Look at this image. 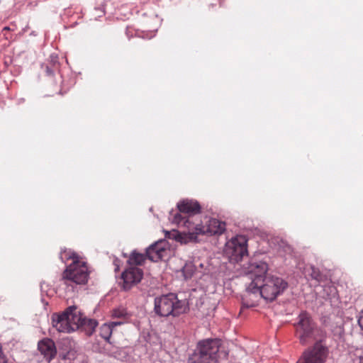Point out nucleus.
I'll use <instances>...</instances> for the list:
<instances>
[{
  "instance_id": "nucleus-31",
  "label": "nucleus",
  "mask_w": 363,
  "mask_h": 363,
  "mask_svg": "<svg viewBox=\"0 0 363 363\" xmlns=\"http://www.w3.org/2000/svg\"><path fill=\"white\" fill-rule=\"evenodd\" d=\"M4 30H9V27H5Z\"/></svg>"
},
{
  "instance_id": "nucleus-25",
  "label": "nucleus",
  "mask_w": 363,
  "mask_h": 363,
  "mask_svg": "<svg viewBox=\"0 0 363 363\" xmlns=\"http://www.w3.org/2000/svg\"><path fill=\"white\" fill-rule=\"evenodd\" d=\"M45 72L48 76H52L54 74V68H52L47 65L45 68Z\"/></svg>"
},
{
  "instance_id": "nucleus-13",
  "label": "nucleus",
  "mask_w": 363,
  "mask_h": 363,
  "mask_svg": "<svg viewBox=\"0 0 363 363\" xmlns=\"http://www.w3.org/2000/svg\"><path fill=\"white\" fill-rule=\"evenodd\" d=\"M64 313H67L66 318L67 319L69 325L73 328L75 331L79 329L80 321H82V314L78 310L76 306H69L65 309Z\"/></svg>"
},
{
  "instance_id": "nucleus-28",
  "label": "nucleus",
  "mask_w": 363,
  "mask_h": 363,
  "mask_svg": "<svg viewBox=\"0 0 363 363\" xmlns=\"http://www.w3.org/2000/svg\"><path fill=\"white\" fill-rule=\"evenodd\" d=\"M50 58H51V61L52 63V67H55L57 66V57L56 55H52L50 56Z\"/></svg>"
},
{
  "instance_id": "nucleus-32",
  "label": "nucleus",
  "mask_w": 363,
  "mask_h": 363,
  "mask_svg": "<svg viewBox=\"0 0 363 363\" xmlns=\"http://www.w3.org/2000/svg\"><path fill=\"white\" fill-rule=\"evenodd\" d=\"M228 355V353L225 352L224 357H226Z\"/></svg>"
},
{
  "instance_id": "nucleus-29",
  "label": "nucleus",
  "mask_w": 363,
  "mask_h": 363,
  "mask_svg": "<svg viewBox=\"0 0 363 363\" xmlns=\"http://www.w3.org/2000/svg\"><path fill=\"white\" fill-rule=\"evenodd\" d=\"M358 358L359 360V363H363V350L361 351L359 354H358Z\"/></svg>"
},
{
  "instance_id": "nucleus-19",
  "label": "nucleus",
  "mask_w": 363,
  "mask_h": 363,
  "mask_svg": "<svg viewBox=\"0 0 363 363\" xmlns=\"http://www.w3.org/2000/svg\"><path fill=\"white\" fill-rule=\"evenodd\" d=\"M252 281L247 287L246 291L249 294H255L260 296L261 286L262 284V281L251 278Z\"/></svg>"
},
{
  "instance_id": "nucleus-17",
  "label": "nucleus",
  "mask_w": 363,
  "mask_h": 363,
  "mask_svg": "<svg viewBox=\"0 0 363 363\" xmlns=\"http://www.w3.org/2000/svg\"><path fill=\"white\" fill-rule=\"evenodd\" d=\"M62 346L66 347L65 352H60V357L62 359L74 360L76 358V351L72 348V342L69 340H62L60 342Z\"/></svg>"
},
{
  "instance_id": "nucleus-18",
  "label": "nucleus",
  "mask_w": 363,
  "mask_h": 363,
  "mask_svg": "<svg viewBox=\"0 0 363 363\" xmlns=\"http://www.w3.org/2000/svg\"><path fill=\"white\" fill-rule=\"evenodd\" d=\"M147 258V257L146 255V253L145 254L139 253V252H136L135 250H133L129 256V258L128 259V263L130 265H135V266L142 265V264H143V263L145 262V261L146 260Z\"/></svg>"
},
{
  "instance_id": "nucleus-2",
  "label": "nucleus",
  "mask_w": 363,
  "mask_h": 363,
  "mask_svg": "<svg viewBox=\"0 0 363 363\" xmlns=\"http://www.w3.org/2000/svg\"><path fill=\"white\" fill-rule=\"evenodd\" d=\"M222 340L207 338L197 343L194 352L189 357L188 363H217Z\"/></svg>"
},
{
  "instance_id": "nucleus-20",
  "label": "nucleus",
  "mask_w": 363,
  "mask_h": 363,
  "mask_svg": "<svg viewBox=\"0 0 363 363\" xmlns=\"http://www.w3.org/2000/svg\"><path fill=\"white\" fill-rule=\"evenodd\" d=\"M113 329L108 323H104L100 328V335L105 340L108 341L112 334Z\"/></svg>"
},
{
  "instance_id": "nucleus-5",
  "label": "nucleus",
  "mask_w": 363,
  "mask_h": 363,
  "mask_svg": "<svg viewBox=\"0 0 363 363\" xmlns=\"http://www.w3.org/2000/svg\"><path fill=\"white\" fill-rule=\"evenodd\" d=\"M67 259H71L73 262L67 267L62 273V279L70 281L76 284H84L87 282L89 272L86 262H80L78 255L72 252Z\"/></svg>"
},
{
  "instance_id": "nucleus-6",
  "label": "nucleus",
  "mask_w": 363,
  "mask_h": 363,
  "mask_svg": "<svg viewBox=\"0 0 363 363\" xmlns=\"http://www.w3.org/2000/svg\"><path fill=\"white\" fill-rule=\"evenodd\" d=\"M247 239L245 236H236L228 241L224 250L225 255L231 263H239L248 256Z\"/></svg>"
},
{
  "instance_id": "nucleus-8",
  "label": "nucleus",
  "mask_w": 363,
  "mask_h": 363,
  "mask_svg": "<svg viewBox=\"0 0 363 363\" xmlns=\"http://www.w3.org/2000/svg\"><path fill=\"white\" fill-rule=\"evenodd\" d=\"M169 251V244L166 239H160L146 249L147 258L152 262H158L164 259Z\"/></svg>"
},
{
  "instance_id": "nucleus-4",
  "label": "nucleus",
  "mask_w": 363,
  "mask_h": 363,
  "mask_svg": "<svg viewBox=\"0 0 363 363\" xmlns=\"http://www.w3.org/2000/svg\"><path fill=\"white\" fill-rule=\"evenodd\" d=\"M298 321L294 324L296 335L302 345H307L316 340L318 330L311 315L306 311H302L297 318Z\"/></svg>"
},
{
  "instance_id": "nucleus-30",
  "label": "nucleus",
  "mask_w": 363,
  "mask_h": 363,
  "mask_svg": "<svg viewBox=\"0 0 363 363\" xmlns=\"http://www.w3.org/2000/svg\"><path fill=\"white\" fill-rule=\"evenodd\" d=\"M65 252H66L65 251L64 252H62L60 253V258H61L62 259H63V254H65Z\"/></svg>"
},
{
  "instance_id": "nucleus-23",
  "label": "nucleus",
  "mask_w": 363,
  "mask_h": 363,
  "mask_svg": "<svg viewBox=\"0 0 363 363\" xmlns=\"http://www.w3.org/2000/svg\"><path fill=\"white\" fill-rule=\"evenodd\" d=\"M311 273L310 276L311 277L316 280L318 281H320L323 279V274L320 273V270L318 268H315V267H311Z\"/></svg>"
},
{
  "instance_id": "nucleus-10",
  "label": "nucleus",
  "mask_w": 363,
  "mask_h": 363,
  "mask_svg": "<svg viewBox=\"0 0 363 363\" xmlns=\"http://www.w3.org/2000/svg\"><path fill=\"white\" fill-rule=\"evenodd\" d=\"M143 276V269L136 267H128L121 274L123 289L125 291L130 289L133 286L140 282Z\"/></svg>"
},
{
  "instance_id": "nucleus-16",
  "label": "nucleus",
  "mask_w": 363,
  "mask_h": 363,
  "mask_svg": "<svg viewBox=\"0 0 363 363\" xmlns=\"http://www.w3.org/2000/svg\"><path fill=\"white\" fill-rule=\"evenodd\" d=\"M98 325V322L95 319L87 318L82 315L80 321L79 329L84 330L87 335H91Z\"/></svg>"
},
{
  "instance_id": "nucleus-11",
  "label": "nucleus",
  "mask_w": 363,
  "mask_h": 363,
  "mask_svg": "<svg viewBox=\"0 0 363 363\" xmlns=\"http://www.w3.org/2000/svg\"><path fill=\"white\" fill-rule=\"evenodd\" d=\"M246 273L250 275V278H254L260 281H264L266 274L268 271L267 264L262 261H251L245 268Z\"/></svg>"
},
{
  "instance_id": "nucleus-9",
  "label": "nucleus",
  "mask_w": 363,
  "mask_h": 363,
  "mask_svg": "<svg viewBox=\"0 0 363 363\" xmlns=\"http://www.w3.org/2000/svg\"><path fill=\"white\" fill-rule=\"evenodd\" d=\"M326 357V348L316 342L313 347L306 351L297 363H324Z\"/></svg>"
},
{
  "instance_id": "nucleus-1",
  "label": "nucleus",
  "mask_w": 363,
  "mask_h": 363,
  "mask_svg": "<svg viewBox=\"0 0 363 363\" xmlns=\"http://www.w3.org/2000/svg\"><path fill=\"white\" fill-rule=\"evenodd\" d=\"M187 310L186 300H179L175 294L169 293L155 298L153 311L159 317H178Z\"/></svg>"
},
{
  "instance_id": "nucleus-15",
  "label": "nucleus",
  "mask_w": 363,
  "mask_h": 363,
  "mask_svg": "<svg viewBox=\"0 0 363 363\" xmlns=\"http://www.w3.org/2000/svg\"><path fill=\"white\" fill-rule=\"evenodd\" d=\"M178 210L180 213L194 215L199 213L201 211V206L196 201L183 200L177 204Z\"/></svg>"
},
{
  "instance_id": "nucleus-7",
  "label": "nucleus",
  "mask_w": 363,
  "mask_h": 363,
  "mask_svg": "<svg viewBox=\"0 0 363 363\" xmlns=\"http://www.w3.org/2000/svg\"><path fill=\"white\" fill-rule=\"evenodd\" d=\"M288 288V283L282 278L270 277L262 281L260 296L269 301H273Z\"/></svg>"
},
{
  "instance_id": "nucleus-26",
  "label": "nucleus",
  "mask_w": 363,
  "mask_h": 363,
  "mask_svg": "<svg viewBox=\"0 0 363 363\" xmlns=\"http://www.w3.org/2000/svg\"><path fill=\"white\" fill-rule=\"evenodd\" d=\"M6 362H7V359H6V357L4 355L2 350H1V347L0 346V363H6Z\"/></svg>"
},
{
  "instance_id": "nucleus-12",
  "label": "nucleus",
  "mask_w": 363,
  "mask_h": 363,
  "mask_svg": "<svg viewBox=\"0 0 363 363\" xmlns=\"http://www.w3.org/2000/svg\"><path fill=\"white\" fill-rule=\"evenodd\" d=\"M38 348L48 362H50L56 356L57 349L55 344L50 338H45L40 340L38 344Z\"/></svg>"
},
{
  "instance_id": "nucleus-3",
  "label": "nucleus",
  "mask_w": 363,
  "mask_h": 363,
  "mask_svg": "<svg viewBox=\"0 0 363 363\" xmlns=\"http://www.w3.org/2000/svg\"><path fill=\"white\" fill-rule=\"evenodd\" d=\"M210 225L203 226L201 225H196L194 228V230L186 233H179L177 230L165 231V238L173 239L181 243H187L189 241H194L197 238L198 235H215L221 234L224 230V223H220L218 220L213 219L210 221Z\"/></svg>"
},
{
  "instance_id": "nucleus-21",
  "label": "nucleus",
  "mask_w": 363,
  "mask_h": 363,
  "mask_svg": "<svg viewBox=\"0 0 363 363\" xmlns=\"http://www.w3.org/2000/svg\"><path fill=\"white\" fill-rule=\"evenodd\" d=\"M194 266L192 263H186L182 268V273L185 279H190L194 272Z\"/></svg>"
},
{
  "instance_id": "nucleus-22",
  "label": "nucleus",
  "mask_w": 363,
  "mask_h": 363,
  "mask_svg": "<svg viewBox=\"0 0 363 363\" xmlns=\"http://www.w3.org/2000/svg\"><path fill=\"white\" fill-rule=\"evenodd\" d=\"M112 316L117 318H126L128 316L127 311L124 308H116L113 311Z\"/></svg>"
},
{
  "instance_id": "nucleus-27",
  "label": "nucleus",
  "mask_w": 363,
  "mask_h": 363,
  "mask_svg": "<svg viewBox=\"0 0 363 363\" xmlns=\"http://www.w3.org/2000/svg\"><path fill=\"white\" fill-rule=\"evenodd\" d=\"M123 323V321H113V322H111L109 324V325H111V328L113 329V328H115L116 326L117 325H121Z\"/></svg>"
},
{
  "instance_id": "nucleus-14",
  "label": "nucleus",
  "mask_w": 363,
  "mask_h": 363,
  "mask_svg": "<svg viewBox=\"0 0 363 363\" xmlns=\"http://www.w3.org/2000/svg\"><path fill=\"white\" fill-rule=\"evenodd\" d=\"M67 313H64V312L60 315L54 314L52 315V325L55 327L59 332L67 333H69L71 332L74 331L73 328L69 325V322H68L66 318Z\"/></svg>"
},
{
  "instance_id": "nucleus-24",
  "label": "nucleus",
  "mask_w": 363,
  "mask_h": 363,
  "mask_svg": "<svg viewBox=\"0 0 363 363\" xmlns=\"http://www.w3.org/2000/svg\"><path fill=\"white\" fill-rule=\"evenodd\" d=\"M184 218L181 215L180 212L175 213L173 218V222L177 224H180L183 221L185 223L186 221H184Z\"/></svg>"
}]
</instances>
